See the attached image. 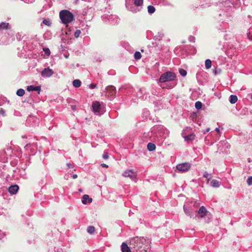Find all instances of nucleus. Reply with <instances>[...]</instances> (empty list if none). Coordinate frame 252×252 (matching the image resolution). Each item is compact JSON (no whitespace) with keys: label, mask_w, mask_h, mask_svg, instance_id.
Masks as SVG:
<instances>
[{"label":"nucleus","mask_w":252,"mask_h":252,"mask_svg":"<svg viewBox=\"0 0 252 252\" xmlns=\"http://www.w3.org/2000/svg\"><path fill=\"white\" fill-rule=\"evenodd\" d=\"M150 243L149 239L137 236L130 239L128 245L132 252H147V249L150 247Z\"/></svg>","instance_id":"f257e3e1"},{"label":"nucleus","mask_w":252,"mask_h":252,"mask_svg":"<svg viewBox=\"0 0 252 252\" xmlns=\"http://www.w3.org/2000/svg\"><path fill=\"white\" fill-rule=\"evenodd\" d=\"M60 18L63 23L67 24L74 19L73 14L67 10H63L60 12Z\"/></svg>","instance_id":"f03ea898"},{"label":"nucleus","mask_w":252,"mask_h":252,"mask_svg":"<svg viewBox=\"0 0 252 252\" xmlns=\"http://www.w3.org/2000/svg\"><path fill=\"white\" fill-rule=\"evenodd\" d=\"M176 78V75L174 73L171 71H167L162 74L159 79V81L164 83L168 81H173Z\"/></svg>","instance_id":"7ed1b4c3"},{"label":"nucleus","mask_w":252,"mask_h":252,"mask_svg":"<svg viewBox=\"0 0 252 252\" xmlns=\"http://www.w3.org/2000/svg\"><path fill=\"white\" fill-rule=\"evenodd\" d=\"M191 165L189 163H183L177 165V169L181 172H186L190 168Z\"/></svg>","instance_id":"20e7f679"},{"label":"nucleus","mask_w":252,"mask_h":252,"mask_svg":"<svg viewBox=\"0 0 252 252\" xmlns=\"http://www.w3.org/2000/svg\"><path fill=\"white\" fill-rule=\"evenodd\" d=\"M54 73L53 70L49 67L45 68L41 72V75L43 77H50Z\"/></svg>","instance_id":"39448f33"},{"label":"nucleus","mask_w":252,"mask_h":252,"mask_svg":"<svg viewBox=\"0 0 252 252\" xmlns=\"http://www.w3.org/2000/svg\"><path fill=\"white\" fill-rule=\"evenodd\" d=\"M123 175L125 177H129L130 179H133L136 177L137 174L132 169L126 170L124 172Z\"/></svg>","instance_id":"423d86ee"},{"label":"nucleus","mask_w":252,"mask_h":252,"mask_svg":"<svg viewBox=\"0 0 252 252\" xmlns=\"http://www.w3.org/2000/svg\"><path fill=\"white\" fill-rule=\"evenodd\" d=\"M27 90L28 92H32L33 91H37L38 94H39L41 91V86H34L32 85L28 86H27Z\"/></svg>","instance_id":"0eeeda50"},{"label":"nucleus","mask_w":252,"mask_h":252,"mask_svg":"<svg viewBox=\"0 0 252 252\" xmlns=\"http://www.w3.org/2000/svg\"><path fill=\"white\" fill-rule=\"evenodd\" d=\"M121 250L122 252H132V249L130 248V245L128 243H123L121 246Z\"/></svg>","instance_id":"6e6552de"},{"label":"nucleus","mask_w":252,"mask_h":252,"mask_svg":"<svg viewBox=\"0 0 252 252\" xmlns=\"http://www.w3.org/2000/svg\"><path fill=\"white\" fill-rule=\"evenodd\" d=\"M19 186L17 185L10 186L8 188V191L11 194H15L19 190Z\"/></svg>","instance_id":"1a4fd4ad"},{"label":"nucleus","mask_w":252,"mask_h":252,"mask_svg":"<svg viewBox=\"0 0 252 252\" xmlns=\"http://www.w3.org/2000/svg\"><path fill=\"white\" fill-rule=\"evenodd\" d=\"M197 212L201 218H203L207 215L208 212L206 208L204 206H202L199 208Z\"/></svg>","instance_id":"9d476101"},{"label":"nucleus","mask_w":252,"mask_h":252,"mask_svg":"<svg viewBox=\"0 0 252 252\" xmlns=\"http://www.w3.org/2000/svg\"><path fill=\"white\" fill-rule=\"evenodd\" d=\"M93 111L95 112H99L100 109V104L98 101H95L92 104Z\"/></svg>","instance_id":"9b49d317"},{"label":"nucleus","mask_w":252,"mask_h":252,"mask_svg":"<svg viewBox=\"0 0 252 252\" xmlns=\"http://www.w3.org/2000/svg\"><path fill=\"white\" fill-rule=\"evenodd\" d=\"M9 29H10V26L9 23L6 22H1L0 23V31Z\"/></svg>","instance_id":"f8f14e48"},{"label":"nucleus","mask_w":252,"mask_h":252,"mask_svg":"<svg viewBox=\"0 0 252 252\" xmlns=\"http://www.w3.org/2000/svg\"><path fill=\"white\" fill-rule=\"evenodd\" d=\"M92 202V198H90L89 195L87 194H85L83 196V198L82 200V203L84 204H86L87 202Z\"/></svg>","instance_id":"ddd939ff"},{"label":"nucleus","mask_w":252,"mask_h":252,"mask_svg":"<svg viewBox=\"0 0 252 252\" xmlns=\"http://www.w3.org/2000/svg\"><path fill=\"white\" fill-rule=\"evenodd\" d=\"M195 135L194 133H191L189 135L184 136V139L186 141H191L194 139Z\"/></svg>","instance_id":"4468645a"},{"label":"nucleus","mask_w":252,"mask_h":252,"mask_svg":"<svg viewBox=\"0 0 252 252\" xmlns=\"http://www.w3.org/2000/svg\"><path fill=\"white\" fill-rule=\"evenodd\" d=\"M73 86L75 88H78L80 87L81 85V82L80 80L75 79L72 82Z\"/></svg>","instance_id":"2eb2a0df"},{"label":"nucleus","mask_w":252,"mask_h":252,"mask_svg":"<svg viewBox=\"0 0 252 252\" xmlns=\"http://www.w3.org/2000/svg\"><path fill=\"white\" fill-rule=\"evenodd\" d=\"M237 96L235 95H231L230 96V102L231 103V104H234L235 103H236L237 101Z\"/></svg>","instance_id":"dca6fc26"},{"label":"nucleus","mask_w":252,"mask_h":252,"mask_svg":"<svg viewBox=\"0 0 252 252\" xmlns=\"http://www.w3.org/2000/svg\"><path fill=\"white\" fill-rule=\"evenodd\" d=\"M147 148L150 151H153L156 149V145L152 143H149L147 145Z\"/></svg>","instance_id":"f3484780"},{"label":"nucleus","mask_w":252,"mask_h":252,"mask_svg":"<svg viewBox=\"0 0 252 252\" xmlns=\"http://www.w3.org/2000/svg\"><path fill=\"white\" fill-rule=\"evenodd\" d=\"M211 185L214 187H219L220 185V182L217 180H213L211 182Z\"/></svg>","instance_id":"a211bd4d"},{"label":"nucleus","mask_w":252,"mask_h":252,"mask_svg":"<svg viewBox=\"0 0 252 252\" xmlns=\"http://www.w3.org/2000/svg\"><path fill=\"white\" fill-rule=\"evenodd\" d=\"M25 91L23 89H19L17 91L16 94L19 96H23L25 94Z\"/></svg>","instance_id":"6ab92c4d"},{"label":"nucleus","mask_w":252,"mask_h":252,"mask_svg":"<svg viewBox=\"0 0 252 252\" xmlns=\"http://www.w3.org/2000/svg\"><path fill=\"white\" fill-rule=\"evenodd\" d=\"M110 16L108 14H104L102 16V20L105 23L109 22Z\"/></svg>","instance_id":"aec40b11"},{"label":"nucleus","mask_w":252,"mask_h":252,"mask_svg":"<svg viewBox=\"0 0 252 252\" xmlns=\"http://www.w3.org/2000/svg\"><path fill=\"white\" fill-rule=\"evenodd\" d=\"M212 62L210 60L207 59L205 61V67L207 69H209L211 67Z\"/></svg>","instance_id":"412c9836"},{"label":"nucleus","mask_w":252,"mask_h":252,"mask_svg":"<svg viewBox=\"0 0 252 252\" xmlns=\"http://www.w3.org/2000/svg\"><path fill=\"white\" fill-rule=\"evenodd\" d=\"M87 230L89 233L92 234L94 233L95 231V228L93 226H89L87 228Z\"/></svg>","instance_id":"4be33fe9"},{"label":"nucleus","mask_w":252,"mask_h":252,"mask_svg":"<svg viewBox=\"0 0 252 252\" xmlns=\"http://www.w3.org/2000/svg\"><path fill=\"white\" fill-rule=\"evenodd\" d=\"M155 8L152 5H149L148 6V11L149 14H153L155 12Z\"/></svg>","instance_id":"5701e85b"},{"label":"nucleus","mask_w":252,"mask_h":252,"mask_svg":"<svg viewBox=\"0 0 252 252\" xmlns=\"http://www.w3.org/2000/svg\"><path fill=\"white\" fill-rule=\"evenodd\" d=\"M134 3L136 6H141L142 5L143 0H133Z\"/></svg>","instance_id":"b1692460"},{"label":"nucleus","mask_w":252,"mask_h":252,"mask_svg":"<svg viewBox=\"0 0 252 252\" xmlns=\"http://www.w3.org/2000/svg\"><path fill=\"white\" fill-rule=\"evenodd\" d=\"M134 58L136 60H139L141 58V53L139 52H136L134 53Z\"/></svg>","instance_id":"393cba45"},{"label":"nucleus","mask_w":252,"mask_h":252,"mask_svg":"<svg viewBox=\"0 0 252 252\" xmlns=\"http://www.w3.org/2000/svg\"><path fill=\"white\" fill-rule=\"evenodd\" d=\"M195 107L197 109H200L202 107V103L200 101H197L195 103Z\"/></svg>","instance_id":"a878e982"},{"label":"nucleus","mask_w":252,"mask_h":252,"mask_svg":"<svg viewBox=\"0 0 252 252\" xmlns=\"http://www.w3.org/2000/svg\"><path fill=\"white\" fill-rule=\"evenodd\" d=\"M184 211L187 215L191 217V212L185 206L184 207Z\"/></svg>","instance_id":"bb28decb"},{"label":"nucleus","mask_w":252,"mask_h":252,"mask_svg":"<svg viewBox=\"0 0 252 252\" xmlns=\"http://www.w3.org/2000/svg\"><path fill=\"white\" fill-rule=\"evenodd\" d=\"M179 72L180 74L183 76H185L187 73V71L183 69H180L179 70Z\"/></svg>","instance_id":"cd10ccee"},{"label":"nucleus","mask_w":252,"mask_h":252,"mask_svg":"<svg viewBox=\"0 0 252 252\" xmlns=\"http://www.w3.org/2000/svg\"><path fill=\"white\" fill-rule=\"evenodd\" d=\"M116 94V90L114 86L111 85V96Z\"/></svg>","instance_id":"c85d7f7f"},{"label":"nucleus","mask_w":252,"mask_h":252,"mask_svg":"<svg viewBox=\"0 0 252 252\" xmlns=\"http://www.w3.org/2000/svg\"><path fill=\"white\" fill-rule=\"evenodd\" d=\"M81 33L80 30H76L74 32V36L76 38L80 36V34Z\"/></svg>","instance_id":"c756f323"},{"label":"nucleus","mask_w":252,"mask_h":252,"mask_svg":"<svg viewBox=\"0 0 252 252\" xmlns=\"http://www.w3.org/2000/svg\"><path fill=\"white\" fill-rule=\"evenodd\" d=\"M43 50L45 52V54L47 55V56H49L50 55V51L49 50V48H44L43 49Z\"/></svg>","instance_id":"7c9ffc66"},{"label":"nucleus","mask_w":252,"mask_h":252,"mask_svg":"<svg viewBox=\"0 0 252 252\" xmlns=\"http://www.w3.org/2000/svg\"><path fill=\"white\" fill-rule=\"evenodd\" d=\"M247 183L249 185H251L252 184V177L248 178L247 180Z\"/></svg>","instance_id":"2f4dec72"},{"label":"nucleus","mask_w":252,"mask_h":252,"mask_svg":"<svg viewBox=\"0 0 252 252\" xmlns=\"http://www.w3.org/2000/svg\"><path fill=\"white\" fill-rule=\"evenodd\" d=\"M5 236V234L0 230V239H3Z\"/></svg>","instance_id":"473e14b6"},{"label":"nucleus","mask_w":252,"mask_h":252,"mask_svg":"<svg viewBox=\"0 0 252 252\" xmlns=\"http://www.w3.org/2000/svg\"><path fill=\"white\" fill-rule=\"evenodd\" d=\"M109 158L108 153L107 152L104 153V154L103 155V158L104 159H107V158Z\"/></svg>","instance_id":"72a5a7b5"},{"label":"nucleus","mask_w":252,"mask_h":252,"mask_svg":"<svg viewBox=\"0 0 252 252\" xmlns=\"http://www.w3.org/2000/svg\"><path fill=\"white\" fill-rule=\"evenodd\" d=\"M90 88L91 89H94L96 87V84H94V83H92L90 85Z\"/></svg>","instance_id":"f704fd0d"},{"label":"nucleus","mask_w":252,"mask_h":252,"mask_svg":"<svg viewBox=\"0 0 252 252\" xmlns=\"http://www.w3.org/2000/svg\"><path fill=\"white\" fill-rule=\"evenodd\" d=\"M0 114L3 116L5 115V110L2 108H0Z\"/></svg>","instance_id":"c9c22d12"},{"label":"nucleus","mask_w":252,"mask_h":252,"mask_svg":"<svg viewBox=\"0 0 252 252\" xmlns=\"http://www.w3.org/2000/svg\"><path fill=\"white\" fill-rule=\"evenodd\" d=\"M43 23H44V24H45L46 25H49V21H48L47 20H44L43 21Z\"/></svg>","instance_id":"e433bc0d"},{"label":"nucleus","mask_w":252,"mask_h":252,"mask_svg":"<svg viewBox=\"0 0 252 252\" xmlns=\"http://www.w3.org/2000/svg\"><path fill=\"white\" fill-rule=\"evenodd\" d=\"M3 208L0 206V215H1L2 213H3Z\"/></svg>","instance_id":"4c0bfd02"},{"label":"nucleus","mask_w":252,"mask_h":252,"mask_svg":"<svg viewBox=\"0 0 252 252\" xmlns=\"http://www.w3.org/2000/svg\"><path fill=\"white\" fill-rule=\"evenodd\" d=\"M20 36H21V35L19 33H18L17 34H16V37H17V39H18V40H21V38H20Z\"/></svg>","instance_id":"58836bf2"},{"label":"nucleus","mask_w":252,"mask_h":252,"mask_svg":"<svg viewBox=\"0 0 252 252\" xmlns=\"http://www.w3.org/2000/svg\"><path fill=\"white\" fill-rule=\"evenodd\" d=\"M101 166L103 167H108V165L105 164V163H102L101 164Z\"/></svg>","instance_id":"ea45409f"},{"label":"nucleus","mask_w":252,"mask_h":252,"mask_svg":"<svg viewBox=\"0 0 252 252\" xmlns=\"http://www.w3.org/2000/svg\"><path fill=\"white\" fill-rule=\"evenodd\" d=\"M31 120H33V121L37 120V119L34 117H31L28 119L29 121H30Z\"/></svg>","instance_id":"a19ab883"},{"label":"nucleus","mask_w":252,"mask_h":252,"mask_svg":"<svg viewBox=\"0 0 252 252\" xmlns=\"http://www.w3.org/2000/svg\"><path fill=\"white\" fill-rule=\"evenodd\" d=\"M30 147V145L27 144L25 146V148H26V149H28Z\"/></svg>","instance_id":"79ce46f5"},{"label":"nucleus","mask_w":252,"mask_h":252,"mask_svg":"<svg viewBox=\"0 0 252 252\" xmlns=\"http://www.w3.org/2000/svg\"><path fill=\"white\" fill-rule=\"evenodd\" d=\"M72 177L73 179H76L77 178V174H74L73 176H72Z\"/></svg>","instance_id":"37998d69"},{"label":"nucleus","mask_w":252,"mask_h":252,"mask_svg":"<svg viewBox=\"0 0 252 252\" xmlns=\"http://www.w3.org/2000/svg\"><path fill=\"white\" fill-rule=\"evenodd\" d=\"M71 108H72L73 110H75L76 109V106H75V105H72V106H71Z\"/></svg>","instance_id":"c03bdc74"},{"label":"nucleus","mask_w":252,"mask_h":252,"mask_svg":"<svg viewBox=\"0 0 252 252\" xmlns=\"http://www.w3.org/2000/svg\"><path fill=\"white\" fill-rule=\"evenodd\" d=\"M11 148L10 147H7L6 149V150L7 151H11Z\"/></svg>","instance_id":"a18cd8bd"},{"label":"nucleus","mask_w":252,"mask_h":252,"mask_svg":"<svg viewBox=\"0 0 252 252\" xmlns=\"http://www.w3.org/2000/svg\"><path fill=\"white\" fill-rule=\"evenodd\" d=\"M22 177L23 178H25V179L27 178V176L25 174H24Z\"/></svg>","instance_id":"49530a36"},{"label":"nucleus","mask_w":252,"mask_h":252,"mask_svg":"<svg viewBox=\"0 0 252 252\" xmlns=\"http://www.w3.org/2000/svg\"><path fill=\"white\" fill-rule=\"evenodd\" d=\"M216 130L217 131H218V132H219V131H220L219 128H216Z\"/></svg>","instance_id":"de8ad7c7"},{"label":"nucleus","mask_w":252,"mask_h":252,"mask_svg":"<svg viewBox=\"0 0 252 252\" xmlns=\"http://www.w3.org/2000/svg\"><path fill=\"white\" fill-rule=\"evenodd\" d=\"M67 166L69 167H71V164L70 163H68L67 164Z\"/></svg>","instance_id":"09e8293b"},{"label":"nucleus","mask_w":252,"mask_h":252,"mask_svg":"<svg viewBox=\"0 0 252 252\" xmlns=\"http://www.w3.org/2000/svg\"><path fill=\"white\" fill-rule=\"evenodd\" d=\"M209 130H210V128H207V129H206V132H208V131H209Z\"/></svg>","instance_id":"8fccbe9b"},{"label":"nucleus","mask_w":252,"mask_h":252,"mask_svg":"<svg viewBox=\"0 0 252 252\" xmlns=\"http://www.w3.org/2000/svg\"><path fill=\"white\" fill-rule=\"evenodd\" d=\"M204 176L207 178V175H204Z\"/></svg>","instance_id":"3c124183"},{"label":"nucleus","mask_w":252,"mask_h":252,"mask_svg":"<svg viewBox=\"0 0 252 252\" xmlns=\"http://www.w3.org/2000/svg\"><path fill=\"white\" fill-rule=\"evenodd\" d=\"M1 125V122H0V125Z\"/></svg>","instance_id":"603ef678"},{"label":"nucleus","mask_w":252,"mask_h":252,"mask_svg":"<svg viewBox=\"0 0 252 252\" xmlns=\"http://www.w3.org/2000/svg\"><path fill=\"white\" fill-rule=\"evenodd\" d=\"M251 98L252 99V96H251Z\"/></svg>","instance_id":"864d4df0"}]
</instances>
